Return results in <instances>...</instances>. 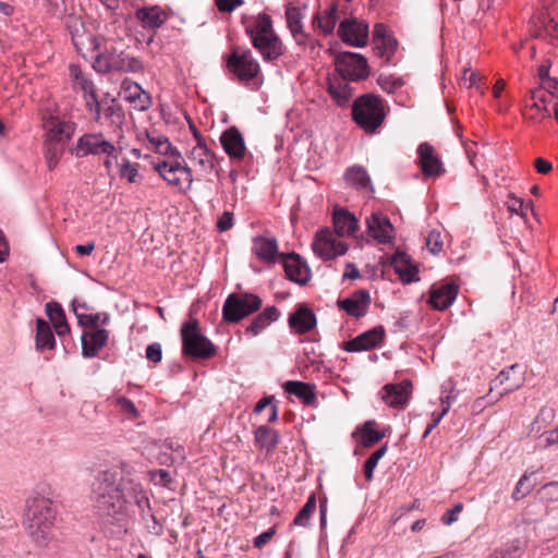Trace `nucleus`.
I'll use <instances>...</instances> for the list:
<instances>
[{
	"instance_id": "obj_1",
	"label": "nucleus",
	"mask_w": 558,
	"mask_h": 558,
	"mask_svg": "<svg viewBox=\"0 0 558 558\" xmlns=\"http://www.w3.org/2000/svg\"><path fill=\"white\" fill-rule=\"evenodd\" d=\"M96 508L107 522L123 526L128 504H135L146 529L153 535L163 532L162 525L150 512L149 500L140 482L123 475V471L106 470L98 473L93 484Z\"/></svg>"
},
{
	"instance_id": "obj_2",
	"label": "nucleus",
	"mask_w": 558,
	"mask_h": 558,
	"mask_svg": "<svg viewBox=\"0 0 558 558\" xmlns=\"http://www.w3.org/2000/svg\"><path fill=\"white\" fill-rule=\"evenodd\" d=\"M54 517L56 511L50 499L36 496L27 500L23 524L38 546H46L51 539Z\"/></svg>"
},
{
	"instance_id": "obj_3",
	"label": "nucleus",
	"mask_w": 558,
	"mask_h": 558,
	"mask_svg": "<svg viewBox=\"0 0 558 558\" xmlns=\"http://www.w3.org/2000/svg\"><path fill=\"white\" fill-rule=\"evenodd\" d=\"M250 34L253 46L260 52L264 60L274 61L282 56V43L272 29L270 16L258 15Z\"/></svg>"
},
{
	"instance_id": "obj_4",
	"label": "nucleus",
	"mask_w": 558,
	"mask_h": 558,
	"mask_svg": "<svg viewBox=\"0 0 558 558\" xmlns=\"http://www.w3.org/2000/svg\"><path fill=\"white\" fill-rule=\"evenodd\" d=\"M181 340L183 355L194 359L207 360L216 355L215 344L201 332L199 322L191 319L181 326Z\"/></svg>"
},
{
	"instance_id": "obj_5",
	"label": "nucleus",
	"mask_w": 558,
	"mask_h": 558,
	"mask_svg": "<svg viewBox=\"0 0 558 558\" xmlns=\"http://www.w3.org/2000/svg\"><path fill=\"white\" fill-rule=\"evenodd\" d=\"M352 114L357 125L373 132L385 119L383 100L373 94L363 95L354 101Z\"/></svg>"
},
{
	"instance_id": "obj_6",
	"label": "nucleus",
	"mask_w": 558,
	"mask_h": 558,
	"mask_svg": "<svg viewBox=\"0 0 558 558\" xmlns=\"http://www.w3.org/2000/svg\"><path fill=\"white\" fill-rule=\"evenodd\" d=\"M172 157L154 163V170L172 187L181 192L191 190L193 184L192 169Z\"/></svg>"
},
{
	"instance_id": "obj_7",
	"label": "nucleus",
	"mask_w": 558,
	"mask_h": 558,
	"mask_svg": "<svg viewBox=\"0 0 558 558\" xmlns=\"http://www.w3.org/2000/svg\"><path fill=\"white\" fill-rule=\"evenodd\" d=\"M262 299L252 293H232L222 306V317L228 323H238L262 306Z\"/></svg>"
},
{
	"instance_id": "obj_8",
	"label": "nucleus",
	"mask_w": 558,
	"mask_h": 558,
	"mask_svg": "<svg viewBox=\"0 0 558 558\" xmlns=\"http://www.w3.org/2000/svg\"><path fill=\"white\" fill-rule=\"evenodd\" d=\"M120 148L108 141L102 133H85L76 141L72 154L77 158L86 156L118 157Z\"/></svg>"
},
{
	"instance_id": "obj_9",
	"label": "nucleus",
	"mask_w": 558,
	"mask_h": 558,
	"mask_svg": "<svg viewBox=\"0 0 558 558\" xmlns=\"http://www.w3.org/2000/svg\"><path fill=\"white\" fill-rule=\"evenodd\" d=\"M96 65L99 71H118L124 73H140L144 70L143 62L124 51L108 50L98 56Z\"/></svg>"
},
{
	"instance_id": "obj_10",
	"label": "nucleus",
	"mask_w": 558,
	"mask_h": 558,
	"mask_svg": "<svg viewBox=\"0 0 558 558\" xmlns=\"http://www.w3.org/2000/svg\"><path fill=\"white\" fill-rule=\"evenodd\" d=\"M65 26L77 52L85 56L99 50L98 40L87 31L85 22L81 15L69 14L65 17Z\"/></svg>"
},
{
	"instance_id": "obj_11",
	"label": "nucleus",
	"mask_w": 558,
	"mask_h": 558,
	"mask_svg": "<svg viewBox=\"0 0 558 558\" xmlns=\"http://www.w3.org/2000/svg\"><path fill=\"white\" fill-rule=\"evenodd\" d=\"M335 63L336 70L345 81H360L368 76L367 60L360 53L341 52Z\"/></svg>"
},
{
	"instance_id": "obj_12",
	"label": "nucleus",
	"mask_w": 558,
	"mask_h": 558,
	"mask_svg": "<svg viewBox=\"0 0 558 558\" xmlns=\"http://www.w3.org/2000/svg\"><path fill=\"white\" fill-rule=\"evenodd\" d=\"M229 70L241 82H248L259 73V64L250 50L235 48L228 58Z\"/></svg>"
},
{
	"instance_id": "obj_13",
	"label": "nucleus",
	"mask_w": 558,
	"mask_h": 558,
	"mask_svg": "<svg viewBox=\"0 0 558 558\" xmlns=\"http://www.w3.org/2000/svg\"><path fill=\"white\" fill-rule=\"evenodd\" d=\"M368 24L356 17H347L340 22L338 36L353 47H364L368 41Z\"/></svg>"
},
{
	"instance_id": "obj_14",
	"label": "nucleus",
	"mask_w": 558,
	"mask_h": 558,
	"mask_svg": "<svg viewBox=\"0 0 558 558\" xmlns=\"http://www.w3.org/2000/svg\"><path fill=\"white\" fill-rule=\"evenodd\" d=\"M524 373L522 366L519 364H512L506 369H502L498 376L492 381L490 391L497 388H501L496 400L504 395L510 393L519 389L524 384ZM489 392L487 397H490Z\"/></svg>"
},
{
	"instance_id": "obj_15",
	"label": "nucleus",
	"mask_w": 558,
	"mask_h": 558,
	"mask_svg": "<svg viewBox=\"0 0 558 558\" xmlns=\"http://www.w3.org/2000/svg\"><path fill=\"white\" fill-rule=\"evenodd\" d=\"M368 235L378 244H392L396 239V229L390 219L381 213H373L366 218Z\"/></svg>"
},
{
	"instance_id": "obj_16",
	"label": "nucleus",
	"mask_w": 558,
	"mask_h": 558,
	"mask_svg": "<svg viewBox=\"0 0 558 558\" xmlns=\"http://www.w3.org/2000/svg\"><path fill=\"white\" fill-rule=\"evenodd\" d=\"M46 143L66 146L74 135L76 125L72 121L61 120L58 117H49L45 121Z\"/></svg>"
},
{
	"instance_id": "obj_17",
	"label": "nucleus",
	"mask_w": 558,
	"mask_h": 558,
	"mask_svg": "<svg viewBox=\"0 0 558 558\" xmlns=\"http://www.w3.org/2000/svg\"><path fill=\"white\" fill-rule=\"evenodd\" d=\"M71 75L74 78V86L75 88H78L86 100V107L89 113L93 114V118L96 122H100L101 120V113H100V102L98 101L96 97V92L94 88V84L92 81H89L87 77H85L78 66L72 65L70 68Z\"/></svg>"
},
{
	"instance_id": "obj_18",
	"label": "nucleus",
	"mask_w": 558,
	"mask_h": 558,
	"mask_svg": "<svg viewBox=\"0 0 558 558\" xmlns=\"http://www.w3.org/2000/svg\"><path fill=\"white\" fill-rule=\"evenodd\" d=\"M459 293V286L454 282L433 284L429 290L428 304L437 311L449 308L456 301Z\"/></svg>"
},
{
	"instance_id": "obj_19",
	"label": "nucleus",
	"mask_w": 558,
	"mask_h": 558,
	"mask_svg": "<svg viewBox=\"0 0 558 558\" xmlns=\"http://www.w3.org/2000/svg\"><path fill=\"white\" fill-rule=\"evenodd\" d=\"M412 383L408 379L399 384H387L381 390V399L386 404L397 409H403L410 399Z\"/></svg>"
},
{
	"instance_id": "obj_20",
	"label": "nucleus",
	"mask_w": 558,
	"mask_h": 558,
	"mask_svg": "<svg viewBox=\"0 0 558 558\" xmlns=\"http://www.w3.org/2000/svg\"><path fill=\"white\" fill-rule=\"evenodd\" d=\"M531 104L525 106V118L534 123H539L550 117L548 104L549 96L541 88H535L530 92Z\"/></svg>"
},
{
	"instance_id": "obj_21",
	"label": "nucleus",
	"mask_w": 558,
	"mask_h": 558,
	"mask_svg": "<svg viewBox=\"0 0 558 558\" xmlns=\"http://www.w3.org/2000/svg\"><path fill=\"white\" fill-rule=\"evenodd\" d=\"M317 324L316 315L306 304H298L289 315L288 325L295 335L311 331Z\"/></svg>"
},
{
	"instance_id": "obj_22",
	"label": "nucleus",
	"mask_w": 558,
	"mask_h": 558,
	"mask_svg": "<svg viewBox=\"0 0 558 558\" xmlns=\"http://www.w3.org/2000/svg\"><path fill=\"white\" fill-rule=\"evenodd\" d=\"M220 143L230 159L236 161L244 159L247 149L242 134L235 126H231L222 132Z\"/></svg>"
},
{
	"instance_id": "obj_23",
	"label": "nucleus",
	"mask_w": 558,
	"mask_h": 558,
	"mask_svg": "<svg viewBox=\"0 0 558 558\" xmlns=\"http://www.w3.org/2000/svg\"><path fill=\"white\" fill-rule=\"evenodd\" d=\"M385 337L383 326L374 327L360 336L344 342L343 349L348 352H360L377 347Z\"/></svg>"
},
{
	"instance_id": "obj_24",
	"label": "nucleus",
	"mask_w": 558,
	"mask_h": 558,
	"mask_svg": "<svg viewBox=\"0 0 558 558\" xmlns=\"http://www.w3.org/2000/svg\"><path fill=\"white\" fill-rule=\"evenodd\" d=\"M390 264L403 283L409 284L420 280L418 268L405 252L397 251L391 256Z\"/></svg>"
},
{
	"instance_id": "obj_25",
	"label": "nucleus",
	"mask_w": 558,
	"mask_h": 558,
	"mask_svg": "<svg viewBox=\"0 0 558 558\" xmlns=\"http://www.w3.org/2000/svg\"><path fill=\"white\" fill-rule=\"evenodd\" d=\"M390 264L403 283L409 284L420 280L418 268L405 252L397 251L391 256Z\"/></svg>"
},
{
	"instance_id": "obj_26",
	"label": "nucleus",
	"mask_w": 558,
	"mask_h": 558,
	"mask_svg": "<svg viewBox=\"0 0 558 558\" xmlns=\"http://www.w3.org/2000/svg\"><path fill=\"white\" fill-rule=\"evenodd\" d=\"M369 305L371 294L365 289L355 291L350 298L338 300L339 308L355 318L364 316L367 313Z\"/></svg>"
},
{
	"instance_id": "obj_27",
	"label": "nucleus",
	"mask_w": 558,
	"mask_h": 558,
	"mask_svg": "<svg viewBox=\"0 0 558 558\" xmlns=\"http://www.w3.org/2000/svg\"><path fill=\"white\" fill-rule=\"evenodd\" d=\"M122 94L124 99L130 102L135 110L145 111L151 106L150 95L135 82L124 80L122 82Z\"/></svg>"
},
{
	"instance_id": "obj_28",
	"label": "nucleus",
	"mask_w": 558,
	"mask_h": 558,
	"mask_svg": "<svg viewBox=\"0 0 558 558\" xmlns=\"http://www.w3.org/2000/svg\"><path fill=\"white\" fill-rule=\"evenodd\" d=\"M109 331L102 328L85 331L81 337L82 355L86 359L95 357L107 344Z\"/></svg>"
},
{
	"instance_id": "obj_29",
	"label": "nucleus",
	"mask_w": 558,
	"mask_h": 558,
	"mask_svg": "<svg viewBox=\"0 0 558 558\" xmlns=\"http://www.w3.org/2000/svg\"><path fill=\"white\" fill-rule=\"evenodd\" d=\"M418 160L424 175L437 177L440 175L445 170L442 162L435 153V149L428 143H422L417 149Z\"/></svg>"
},
{
	"instance_id": "obj_30",
	"label": "nucleus",
	"mask_w": 558,
	"mask_h": 558,
	"mask_svg": "<svg viewBox=\"0 0 558 558\" xmlns=\"http://www.w3.org/2000/svg\"><path fill=\"white\" fill-rule=\"evenodd\" d=\"M281 263L290 280L300 284H305L310 280V268L298 254L282 255Z\"/></svg>"
},
{
	"instance_id": "obj_31",
	"label": "nucleus",
	"mask_w": 558,
	"mask_h": 558,
	"mask_svg": "<svg viewBox=\"0 0 558 558\" xmlns=\"http://www.w3.org/2000/svg\"><path fill=\"white\" fill-rule=\"evenodd\" d=\"M197 144L190 150L189 159L199 167L203 173H211L215 169V155L196 134Z\"/></svg>"
},
{
	"instance_id": "obj_32",
	"label": "nucleus",
	"mask_w": 558,
	"mask_h": 558,
	"mask_svg": "<svg viewBox=\"0 0 558 558\" xmlns=\"http://www.w3.org/2000/svg\"><path fill=\"white\" fill-rule=\"evenodd\" d=\"M332 220L335 232L341 238L351 236L357 230V219L344 208L335 207Z\"/></svg>"
},
{
	"instance_id": "obj_33",
	"label": "nucleus",
	"mask_w": 558,
	"mask_h": 558,
	"mask_svg": "<svg viewBox=\"0 0 558 558\" xmlns=\"http://www.w3.org/2000/svg\"><path fill=\"white\" fill-rule=\"evenodd\" d=\"M373 43L381 57L389 58L397 47V41L384 24H376L373 29Z\"/></svg>"
},
{
	"instance_id": "obj_34",
	"label": "nucleus",
	"mask_w": 558,
	"mask_h": 558,
	"mask_svg": "<svg viewBox=\"0 0 558 558\" xmlns=\"http://www.w3.org/2000/svg\"><path fill=\"white\" fill-rule=\"evenodd\" d=\"M286 392L296 396L305 405H314L316 402L315 385L299 380H288L283 385Z\"/></svg>"
},
{
	"instance_id": "obj_35",
	"label": "nucleus",
	"mask_w": 558,
	"mask_h": 558,
	"mask_svg": "<svg viewBox=\"0 0 558 558\" xmlns=\"http://www.w3.org/2000/svg\"><path fill=\"white\" fill-rule=\"evenodd\" d=\"M101 120L99 123H107L111 128H121L124 123V112L119 104L114 99L100 102Z\"/></svg>"
},
{
	"instance_id": "obj_36",
	"label": "nucleus",
	"mask_w": 558,
	"mask_h": 558,
	"mask_svg": "<svg viewBox=\"0 0 558 558\" xmlns=\"http://www.w3.org/2000/svg\"><path fill=\"white\" fill-rule=\"evenodd\" d=\"M87 308L86 304H78L77 301L72 302L73 312L76 315L78 324L85 328L95 330L99 328V325H107L109 323V315L106 313L85 314L78 312V308Z\"/></svg>"
},
{
	"instance_id": "obj_37",
	"label": "nucleus",
	"mask_w": 558,
	"mask_h": 558,
	"mask_svg": "<svg viewBox=\"0 0 558 558\" xmlns=\"http://www.w3.org/2000/svg\"><path fill=\"white\" fill-rule=\"evenodd\" d=\"M46 314L52 323L57 335L64 336L70 333V325L66 322L64 310L59 303L48 302L46 304Z\"/></svg>"
},
{
	"instance_id": "obj_38",
	"label": "nucleus",
	"mask_w": 558,
	"mask_h": 558,
	"mask_svg": "<svg viewBox=\"0 0 558 558\" xmlns=\"http://www.w3.org/2000/svg\"><path fill=\"white\" fill-rule=\"evenodd\" d=\"M149 147H151L156 153L163 155L167 159L172 157L181 158L180 151L172 146L167 136L153 131L146 134Z\"/></svg>"
},
{
	"instance_id": "obj_39",
	"label": "nucleus",
	"mask_w": 558,
	"mask_h": 558,
	"mask_svg": "<svg viewBox=\"0 0 558 558\" xmlns=\"http://www.w3.org/2000/svg\"><path fill=\"white\" fill-rule=\"evenodd\" d=\"M279 316L280 312L276 306H268L252 320L245 332L252 336H257L272 322H276Z\"/></svg>"
},
{
	"instance_id": "obj_40",
	"label": "nucleus",
	"mask_w": 558,
	"mask_h": 558,
	"mask_svg": "<svg viewBox=\"0 0 558 558\" xmlns=\"http://www.w3.org/2000/svg\"><path fill=\"white\" fill-rule=\"evenodd\" d=\"M36 350H53L56 347V339L50 325L43 318L36 319Z\"/></svg>"
},
{
	"instance_id": "obj_41",
	"label": "nucleus",
	"mask_w": 558,
	"mask_h": 558,
	"mask_svg": "<svg viewBox=\"0 0 558 558\" xmlns=\"http://www.w3.org/2000/svg\"><path fill=\"white\" fill-rule=\"evenodd\" d=\"M136 17L145 28H159L166 21V14L159 7L143 8L136 11Z\"/></svg>"
},
{
	"instance_id": "obj_42",
	"label": "nucleus",
	"mask_w": 558,
	"mask_h": 558,
	"mask_svg": "<svg viewBox=\"0 0 558 558\" xmlns=\"http://www.w3.org/2000/svg\"><path fill=\"white\" fill-rule=\"evenodd\" d=\"M280 436L277 430L268 427L267 425H260L255 430V442L258 447L266 449L268 453L274 452L277 445L279 444Z\"/></svg>"
},
{
	"instance_id": "obj_43",
	"label": "nucleus",
	"mask_w": 558,
	"mask_h": 558,
	"mask_svg": "<svg viewBox=\"0 0 558 558\" xmlns=\"http://www.w3.org/2000/svg\"><path fill=\"white\" fill-rule=\"evenodd\" d=\"M344 180L349 185L357 190L373 191L371 179L366 170L362 167L355 166L349 168L344 173Z\"/></svg>"
},
{
	"instance_id": "obj_44",
	"label": "nucleus",
	"mask_w": 558,
	"mask_h": 558,
	"mask_svg": "<svg viewBox=\"0 0 558 558\" xmlns=\"http://www.w3.org/2000/svg\"><path fill=\"white\" fill-rule=\"evenodd\" d=\"M288 27L299 44H305V34L303 33L302 15L299 9L294 7L287 8L286 11Z\"/></svg>"
},
{
	"instance_id": "obj_45",
	"label": "nucleus",
	"mask_w": 558,
	"mask_h": 558,
	"mask_svg": "<svg viewBox=\"0 0 558 558\" xmlns=\"http://www.w3.org/2000/svg\"><path fill=\"white\" fill-rule=\"evenodd\" d=\"M338 19V7L337 4H331L327 10L316 15L315 22L325 35H330L336 27Z\"/></svg>"
},
{
	"instance_id": "obj_46",
	"label": "nucleus",
	"mask_w": 558,
	"mask_h": 558,
	"mask_svg": "<svg viewBox=\"0 0 558 558\" xmlns=\"http://www.w3.org/2000/svg\"><path fill=\"white\" fill-rule=\"evenodd\" d=\"M375 421H367L360 427L361 442L364 447H371L385 437V433L375 429Z\"/></svg>"
},
{
	"instance_id": "obj_47",
	"label": "nucleus",
	"mask_w": 558,
	"mask_h": 558,
	"mask_svg": "<svg viewBox=\"0 0 558 558\" xmlns=\"http://www.w3.org/2000/svg\"><path fill=\"white\" fill-rule=\"evenodd\" d=\"M316 510V496L312 494L302 509L298 512L293 520V524L298 526L306 527L310 524V519Z\"/></svg>"
},
{
	"instance_id": "obj_48",
	"label": "nucleus",
	"mask_w": 558,
	"mask_h": 558,
	"mask_svg": "<svg viewBox=\"0 0 558 558\" xmlns=\"http://www.w3.org/2000/svg\"><path fill=\"white\" fill-rule=\"evenodd\" d=\"M329 93L339 105H345L351 97V88L348 81L343 80L329 84Z\"/></svg>"
},
{
	"instance_id": "obj_49",
	"label": "nucleus",
	"mask_w": 558,
	"mask_h": 558,
	"mask_svg": "<svg viewBox=\"0 0 558 558\" xmlns=\"http://www.w3.org/2000/svg\"><path fill=\"white\" fill-rule=\"evenodd\" d=\"M119 174L121 179L126 180L129 183H137L142 179L137 163H132L126 158H122L119 163Z\"/></svg>"
},
{
	"instance_id": "obj_50",
	"label": "nucleus",
	"mask_w": 558,
	"mask_h": 558,
	"mask_svg": "<svg viewBox=\"0 0 558 558\" xmlns=\"http://www.w3.org/2000/svg\"><path fill=\"white\" fill-rule=\"evenodd\" d=\"M66 146L45 142V159L47 167L53 170L62 158Z\"/></svg>"
},
{
	"instance_id": "obj_51",
	"label": "nucleus",
	"mask_w": 558,
	"mask_h": 558,
	"mask_svg": "<svg viewBox=\"0 0 558 558\" xmlns=\"http://www.w3.org/2000/svg\"><path fill=\"white\" fill-rule=\"evenodd\" d=\"M388 449L387 444L375 450L364 463V476L366 481H372L374 477V470L376 469L379 460L386 454Z\"/></svg>"
},
{
	"instance_id": "obj_52",
	"label": "nucleus",
	"mask_w": 558,
	"mask_h": 558,
	"mask_svg": "<svg viewBox=\"0 0 558 558\" xmlns=\"http://www.w3.org/2000/svg\"><path fill=\"white\" fill-rule=\"evenodd\" d=\"M253 252L258 259L267 264L276 263L278 259L281 262L284 255L278 252V246H253Z\"/></svg>"
},
{
	"instance_id": "obj_53",
	"label": "nucleus",
	"mask_w": 558,
	"mask_h": 558,
	"mask_svg": "<svg viewBox=\"0 0 558 558\" xmlns=\"http://www.w3.org/2000/svg\"><path fill=\"white\" fill-rule=\"evenodd\" d=\"M534 473H531V474H523L520 480L518 481L514 489H513V493H512V499L514 501H519L521 499H523L525 496H527L532 489L534 488V484H532L530 482V477L533 475Z\"/></svg>"
},
{
	"instance_id": "obj_54",
	"label": "nucleus",
	"mask_w": 558,
	"mask_h": 558,
	"mask_svg": "<svg viewBox=\"0 0 558 558\" xmlns=\"http://www.w3.org/2000/svg\"><path fill=\"white\" fill-rule=\"evenodd\" d=\"M535 25L537 26L538 24L541 25V28L535 32V36L537 37H541L545 34L547 35H551L553 33H557V37H558V23H556L554 21V19L545 15V14H541L535 21H534Z\"/></svg>"
},
{
	"instance_id": "obj_55",
	"label": "nucleus",
	"mask_w": 558,
	"mask_h": 558,
	"mask_svg": "<svg viewBox=\"0 0 558 558\" xmlns=\"http://www.w3.org/2000/svg\"><path fill=\"white\" fill-rule=\"evenodd\" d=\"M377 82L381 89L389 94L396 92L397 89L401 88L404 85L402 78L393 75H379Z\"/></svg>"
},
{
	"instance_id": "obj_56",
	"label": "nucleus",
	"mask_w": 558,
	"mask_h": 558,
	"mask_svg": "<svg viewBox=\"0 0 558 558\" xmlns=\"http://www.w3.org/2000/svg\"><path fill=\"white\" fill-rule=\"evenodd\" d=\"M506 206L508 210L512 214L519 215L521 217H525V209L527 206L524 204L523 199L520 197H517L514 194L510 193L508 195V198L506 201Z\"/></svg>"
},
{
	"instance_id": "obj_57",
	"label": "nucleus",
	"mask_w": 558,
	"mask_h": 558,
	"mask_svg": "<svg viewBox=\"0 0 558 558\" xmlns=\"http://www.w3.org/2000/svg\"><path fill=\"white\" fill-rule=\"evenodd\" d=\"M541 499L547 502L558 501V482H549L538 489Z\"/></svg>"
},
{
	"instance_id": "obj_58",
	"label": "nucleus",
	"mask_w": 558,
	"mask_h": 558,
	"mask_svg": "<svg viewBox=\"0 0 558 558\" xmlns=\"http://www.w3.org/2000/svg\"><path fill=\"white\" fill-rule=\"evenodd\" d=\"M114 403L120 409V411L123 412L129 418L138 417V410L130 399L125 397H118Z\"/></svg>"
},
{
	"instance_id": "obj_59",
	"label": "nucleus",
	"mask_w": 558,
	"mask_h": 558,
	"mask_svg": "<svg viewBox=\"0 0 558 558\" xmlns=\"http://www.w3.org/2000/svg\"><path fill=\"white\" fill-rule=\"evenodd\" d=\"M313 251L326 258H332L338 255H344L348 246H312Z\"/></svg>"
},
{
	"instance_id": "obj_60",
	"label": "nucleus",
	"mask_w": 558,
	"mask_h": 558,
	"mask_svg": "<svg viewBox=\"0 0 558 558\" xmlns=\"http://www.w3.org/2000/svg\"><path fill=\"white\" fill-rule=\"evenodd\" d=\"M149 477L155 485H159L162 487H170V484L172 482L170 473L162 469L150 471Z\"/></svg>"
},
{
	"instance_id": "obj_61",
	"label": "nucleus",
	"mask_w": 558,
	"mask_h": 558,
	"mask_svg": "<svg viewBox=\"0 0 558 558\" xmlns=\"http://www.w3.org/2000/svg\"><path fill=\"white\" fill-rule=\"evenodd\" d=\"M555 418V410L551 409V408H542L538 415L536 416L535 421L533 422V426L535 425H539L538 426V429L541 428V426H548L553 423ZM534 429V427H532V430Z\"/></svg>"
},
{
	"instance_id": "obj_62",
	"label": "nucleus",
	"mask_w": 558,
	"mask_h": 558,
	"mask_svg": "<svg viewBox=\"0 0 558 558\" xmlns=\"http://www.w3.org/2000/svg\"><path fill=\"white\" fill-rule=\"evenodd\" d=\"M477 82H478L477 73L471 69H465L462 74L461 81H460L461 85L465 88H472V87L480 88Z\"/></svg>"
},
{
	"instance_id": "obj_63",
	"label": "nucleus",
	"mask_w": 558,
	"mask_h": 558,
	"mask_svg": "<svg viewBox=\"0 0 558 558\" xmlns=\"http://www.w3.org/2000/svg\"><path fill=\"white\" fill-rule=\"evenodd\" d=\"M146 357L153 363H158L162 359L161 345L158 342H154L146 348Z\"/></svg>"
},
{
	"instance_id": "obj_64",
	"label": "nucleus",
	"mask_w": 558,
	"mask_h": 558,
	"mask_svg": "<svg viewBox=\"0 0 558 558\" xmlns=\"http://www.w3.org/2000/svg\"><path fill=\"white\" fill-rule=\"evenodd\" d=\"M463 509V506L462 504H458L456 505L452 509L446 511L442 517H441V522L445 524V525H450L452 524L453 522L457 521L458 519V514L462 511Z\"/></svg>"
}]
</instances>
